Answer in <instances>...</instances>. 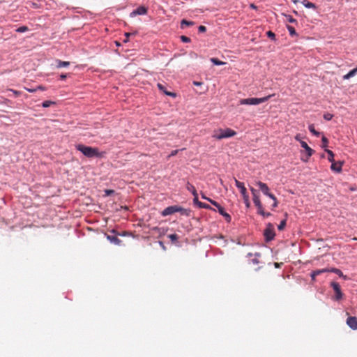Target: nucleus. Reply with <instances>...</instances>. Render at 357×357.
Returning a JSON list of instances; mask_svg holds the SVG:
<instances>
[{
    "label": "nucleus",
    "mask_w": 357,
    "mask_h": 357,
    "mask_svg": "<svg viewBox=\"0 0 357 357\" xmlns=\"http://www.w3.org/2000/svg\"><path fill=\"white\" fill-rule=\"evenodd\" d=\"M331 286L333 287L335 293V299L336 301L342 299L343 294L342 293L340 285L339 284V283H337V282H332L331 283Z\"/></svg>",
    "instance_id": "obj_9"
},
{
    "label": "nucleus",
    "mask_w": 357,
    "mask_h": 357,
    "mask_svg": "<svg viewBox=\"0 0 357 357\" xmlns=\"http://www.w3.org/2000/svg\"><path fill=\"white\" fill-rule=\"evenodd\" d=\"M111 233L114 234L115 236H111L109 234H106V238L108 241H109L112 243L119 245L121 243V241L117 237L118 235L126 236L127 235V232H123L122 234L118 233L115 229L111 230Z\"/></svg>",
    "instance_id": "obj_7"
},
{
    "label": "nucleus",
    "mask_w": 357,
    "mask_h": 357,
    "mask_svg": "<svg viewBox=\"0 0 357 357\" xmlns=\"http://www.w3.org/2000/svg\"><path fill=\"white\" fill-rule=\"evenodd\" d=\"M342 162H333L331 164V168L333 171L340 173L342 171Z\"/></svg>",
    "instance_id": "obj_14"
},
{
    "label": "nucleus",
    "mask_w": 357,
    "mask_h": 357,
    "mask_svg": "<svg viewBox=\"0 0 357 357\" xmlns=\"http://www.w3.org/2000/svg\"><path fill=\"white\" fill-rule=\"evenodd\" d=\"M113 192V190H106L107 195H110Z\"/></svg>",
    "instance_id": "obj_53"
},
{
    "label": "nucleus",
    "mask_w": 357,
    "mask_h": 357,
    "mask_svg": "<svg viewBox=\"0 0 357 357\" xmlns=\"http://www.w3.org/2000/svg\"><path fill=\"white\" fill-rule=\"evenodd\" d=\"M286 17H287V20H288V22H289L291 23L296 22V20L293 18L292 16H291V15H286Z\"/></svg>",
    "instance_id": "obj_37"
},
{
    "label": "nucleus",
    "mask_w": 357,
    "mask_h": 357,
    "mask_svg": "<svg viewBox=\"0 0 357 357\" xmlns=\"http://www.w3.org/2000/svg\"><path fill=\"white\" fill-rule=\"evenodd\" d=\"M132 33H125V36H126V39L124 40V42L126 43L128 41V38L130 37V35H132Z\"/></svg>",
    "instance_id": "obj_44"
},
{
    "label": "nucleus",
    "mask_w": 357,
    "mask_h": 357,
    "mask_svg": "<svg viewBox=\"0 0 357 357\" xmlns=\"http://www.w3.org/2000/svg\"><path fill=\"white\" fill-rule=\"evenodd\" d=\"M275 267H277V268L280 267V265H279V264H278V263H275Z\"/></svg>",
    "instance_id": "obj_57"
},
{
    "label": "nucleus",
    "mask_w": 357,
    "mask_h": 357,
    "mask_svg": "<svg viewBox=\"0 0 357 357\" xmlns=\"http://www.w3.org/2000/svg\"><path fill=\"white\" fill-rule=\"evenodd\" d=\"M253 202L255 205L257 207V209H260L261 206H262V204L258 195H255L253 197Z\"/></svg>",
    "instance_id": "obj_16"
},
{
    "label": "nucleus",
    "mask_w": 357,
    "mask_h": 357,
    "mask_svg": "<svg viewBox=\"0 0 357 357\" xmlns=\"http://www.w3.org/2000/svg\"><path fill=\"white\" fill-rule=\"evenodd\" d=\"M266 196H268V197H270L271 199H272L274 201L273 207H274V208L278 206V201H277L275 196L273 194L271 193L270 192H268V195H266Z\"/></svg>",
    "instance_id": "obj_25"
},
{
    "label": "nucleus",
    "mask_w": 357,
    "mask_h": 357,
    "mask_svg": "<svg viewBox=\"0 0 357 357\" xmlns=\"http://www.w3.org/2000/svg\"><path fill=\"white\" fill-rule=\"evenodd\" d=\"M199 207L202 208L215 211V209H213L210 205L203 202H199Z\"/></svg>",
    "instance_id": "obj_23"
},
{
    "label": "nucleus",
    "mask_w": 357,
    "mask_h": 357,
    "mask_svg": "<svg viewBox=\"0 0 357 357\" xmlns=\"http://www.w3.org/2000/svg\"><path fill=\"white\" fill-rule=\"evenodd\" d=\"M198 30L199 32H205L206 31V26L201 25L199 26Z\"/></svg>",
    "instance_id": "obj_41"
},
{
    "label": "nucleus",
    "mask_w": 357,
    "mask_h": 357,
    "mask_svg": "<svg viewBox=\"0 0 357 357\" xmlns=\"http://www.w3.org/2000/svg\"><path fill=\"white\" fill-rule=\"evenodd\" d=\"M250 7L251 8H252V9H255H255H257V7L254 3H251V4L250 5Z\"/></svg>",
    "instance_id": "obj_50"
},
{
    "label": "nucleus",
    "mask_w": 357,
    "mask_h": 357,
    "mask_svg": "<svg viewBox=\"0 0 357 357\" xmlns=\"http://www.w3.org/2000/svg\"><path fill=\"white\" fill-rule=\"evenodd\" d=\"M55 104L54 102L53 101H51V100H45L43 102L42 105L43 107H48L50 106H51L52 105H54Z\"/></svg>",
    "instance_id": "obj_31"
},
{
    "label": "nucleus",
    "mask_w": 357,
    "mask_h": 357,
    "mask_svg": "<svg viewBox=\"0 0 357 357\" xmlns=\"http://www.w3.org/2000/svg\"><path fill=\"white\" fill-rule=\"evenodd\" d=\"M264 235L265 237V240L267 242L271 241L274 238V237L275 236V233L274 225L273 224H271V223L267 224L266 227L264 231Z\"/></svg>",
    "instance_id": "obj_5"
},
{
    "label": "nucleus",
    "mask_w": 357,
    "mask_h": 357,
    "mask_svg": "<svg viewBox=\"0 0 357 357\" xmlns=\"http://www.w3.org/2000/svg\"><path fill=\"white\" fill-rule=\"evenodd\" d=\"M28 91L30 92H34L36 91V89H28Z\"/></svg>",
    "instance_id": "obj_56"
},
{
    "label": "nucleus",
    "mask_w": 357,
    "mask_h": 357,
    "mask_svg": "<svg viewBox=\"0 0 357 357\" xmlns=\"http://www.w3.org/2000/svg\"><path fill=\"white\" fill-rule=\"evenodd\" d=\"M202 197L207 201H208V197H206L204 194L202 195Z\"/></svg>",
    "instance_id": "obj_52"
},
{
    "label": "nucleus",
    "mask_w": 357,
    "mask_h": 357,
    "mask_svg": "<svg viewBox=\"0 0 357 357\" xmlns=\"http://www.w3.org/2000/svg\"><path fill=\"white\" fill-rule=\"evenodd\" d=\"M220 183H221V184H222V183H223V181H222V179H220Z\"/></svg>",
    "instance_id": "obj_60"
},
{
    "label": "nucleus",
    "mask_w": 357,
    "mask_h": 357,
    "mask_svg": "<svg viewBox=\"0 0 357 357\" xmlns=\"http://www.w3.org/2000/svg\"><path fill=\"white\" fill-rule=\"evenodd\" d=\"M257 185L259 188L260 190L265 195H268V192H269V188L268 187V185L261 182V181H257L256 183Z\"/></svg>",
    "instance_id": "obj_13"
},
{
    "label": "nucleus",
    "mask_w": 357,
    "mask_h": 357,
    "mask_svg": "<svg viewBox=\"0 0 357 357\" xmlns=\"http://www.w3.org/2000/svg\"><path fill=\"white\" fill-rule=\"evenodd\" d=\"M272 96H268L264 98H249L245 99H241L240 100L241 105H259L267 101Z\"/></svg>",
    "instance_id": "obj_4"
},
{
    "label": "nucleus",
    "mask_w": 357,
    "mask_h": 357,
    "mask_svg": "<svg viewBox=\"0 0 357 357\" xmlns=\"http://www.w3.org/2000/svg\"><path fill=\"white\" fill-rule=\"evenodd\" d=\"M301 146L306 151V156L302 157L301 160L304 162H307L309 158L314 153V150L312 149L304 141H301Z\"/></svg>",
    "instance_id": "obj_8"
},
{
    "label": "nucleus",
    "mask_w": 357,
    "mask_h": 357,
    "mask_svg": "<svg viewBox=\"0 0 357 357\" xmlns=\"http://www.w3.org/2000/svg\"><path fill=\"white\" fill-rule=\"evenodd\" d=\"M236 135V132L231 128L218 129L214 131L212 137L217 139H222L234 137Z\"/></svg>",
    "instance_id": "obj_2"
},
{
    "label": "nucleus",
    "mask_w": 357,
    "mask_h": 357,
    "mask_svg": "<svg viewBox=\"0 0 357 357\" xmlns=\"http://www.w3.org/2000/svg\"><path fill=\"white\" fill-rule=\"evenodd\" d=\"M295 139H296V141L300 142H301V141H302V140L301 139V135H300L299 134H298V135H296L295 136Z\"/></svg>",
    "instance_id": "obj_48"
},
{
    "label": "nucleus",
    "mask_w": 357,
    "mask_h": 357,
    "mask_svg": "<svg viewBox=\"0 0 357 357\" xmlns=\"http://www.w3.org/2000/svg\"><path fill=\"white\" fill-rule=\"evenodd\" d=\"M325 272H329V269L324 268V269H320V270L314 271L311 274V276H312V279H314L315 276H317V275H319V274H321L322 273H325Z\"/></svg>",
    "instance_id": "obj_17"
},
{
    "label": "nucleus",
    "mask_w": 357,
    "mask_h": 357,
    "mask_svg": "<svg viewBox=\"0 0 357 357\" xmlns=\"http://www.w3.org/2000/svg\"><path fill=\"white\" fill-rule=\"evenodd\" d=\"M266 35L268 36V37H269L272 40H275V34L273 32H272L271 31H268L266 33Z\"/></svg>",
    "instance_id": "obj_34"
},
{
    "label": "nucleus",
    "mask_w": 357,
    "mask_h": 357,
    "mask_svg": "<svg viewBox=\"0 0 357 357\" xmlns=\"http://www.w3.org/2000/svg\"><path fill=\"white\" fill-rule=\"evenodd\" d=\"M168 237L170 238V240L172 241V242H175L178 239V236L177 234H169L168 236Z\"/></svg>",
    "instance_id": "obj_32"
},
{
    "label": "nucleus",
    "mask_w": 357,
    "mask_h": 357,
    "mask_svg": "<svg viewBox=\"0 0 357 357\" xmlns=\"http://www.w3.org/2000/svg\"><path fill=\"white\" fill-rule=\"evenodd\" d=\"M178 152V150H174L171 152L170 155L168 156V158L172 157L176 155Z\"/></svg>",
    "instance_id": "obj_43"
},
{
    "label": "nucleus",
    "mask_w": 357,
    "mask_h": 357,
    "mask_svg": "<svg viewBox=\"0 0 357 357\" xmlns=\"http://www.w3.org/2000/svg\"><path fill=\"white\" fill-rule=\"evenodd\" d=\"M66 77H67V76H66V74H61V75H60V78H61V79H65L66 78Z\"/></svg>",
    "instance_id": "obj_49"
},
{
    "label": "nucleus",
    "mask_w": 357,
    "mask_h": 357,
    "mask_svg": "<svg viewBox=\"0 0 357 357\" xmlns=\"http://www.w3.org/2000/svg\"><path fill=\"white\" fill-rule=\"evenodd\" d=\"M161 246H163L162 242H160Z\"/></svg>",
    "instance_id": "obj_58"
},
{
    "label": "nucleus",
    "mask_w": 357,
    "mask_h": 357,
    "mask_svg": "<svg viewBox=\"0 0 357 357\" xmlns=\"http://www.w3.org/2000/svg\"><path fill=\"white\" fill-rule=\"evenodd\" d=\"M257 211H258V213L261 215L264 218H267L271 215V213L265 212L263 206H261V208L257 209Z\"/></svg>",
    "instance_id": "obj_21"
},
{
    "label": "nucleus",
    "mask_w": 357,
    "mask_h": 357,
    "mask_svg": "<svg viewBox=\"0 0 357 357\" xmlns=\"http://www.w3.org/2000/svg\"><path fill=\"white\" fill-rule=\"evenodd\" d=\"M252 262H253L254 264H258V263H259V261H258V260H257V259H252Z\"/></svg>",
    "instance_id": "obj_54"
},
{
    "label": "nucleus",
    "mask_w": 357,
    "mask_h": 357,
    "mask_svg": "<svg viewBox=\"0 0 357 357\" xmlns=\"http://www.w3.org/2000/svg\"><path fill=\"white\" fill-rule=\"evenodd\" d=\"M193 202L195 204L198 205L199 206V202H200L199 200H198V197H194L193 199Z\"/></svg>",
    "instance_id": "obj_46"
},
{
    "label": "nucleus",
    "mask_w": 357,
    "mask_h": 357,
    "mask_svg": "<svg viewBox=\"0 0 357 357\" xmlns=\"http://www.w3.org/2000/svg\"><path fill=\"white\" fill-rule=\"evenodd\" d=\"M351 77L349 75V73H347V74H346V75H344L343 76V79H350Z\"/></svg>",
    "instance_id": "obj_47"
},
{
    "label": "nucleus",
    "mask_w": 357,
    "mask_h": 357,
    "mask_svg": "<svg viewBox=\"0 0 357 357\" xmlns=\"http://www.w3.org/2000/svg\"><path fill=\"white\" fill-rule=\"evenodd\" d=\"M309 128V130L314 135L316 136H319L320 133L319 132H317L315 129H314V126L313 124H311L308 127Z\"/></svg>",
    "instance_id": "obj_27"
},
{
    "label": "nucleus",
    "mask_w": 357,
    "mask_h": 357,
    "mask_svg": "<svg viewBox=\"0 0 357 357\" xmlns=\"http://www.w3.org/2000/svg\"><path fill=\"white\" fill-rule=\"evenodd\" d=\"M211 61L214 64V65H216V66H221V65H224L225 63L223 62V61H220L217 58H211Z\"/></svg>",
    "instance_id": "obj_24"
},
{
    "label": "nucleus",
    "mask_w": 357,
    "mask_h": 357,
    "mask_svg": "<svg viewBox=\"0 0 357 357\" xmlns=\"http://www.w3.org/2000/svg\"><path fill=\"white\" fill-rule=\"evenodd\" d=\"M347 324L353 330H357V317H349L347 319Z\"/></svg>",
    "instance_id": "obj_11"
},
{
    "label": "nucleus",
    "mask_w": 357,
    "mask_h": 357,
    "mask_svg": "<svg viewBox=\"0 0 357 357\" xmlns=\"http://www.w3.org/2000/svg\"><path fill=\"white\" fill-rule=\"evenodd\" d=\"M192 195H193L194 197H198V194H197V190H195V194H192Z\"/></svg>",
    "instance_id": "obj_55"
},
{
    "label": "nucleus",
    "mask_w": 357,
    "mask_h": 357,
    "mask_svg": "<svg viewBox=\"0 0 357 357\" xmlns=\"http://www.w3.org/2000/svg\"><path fill=\"white\" fill-rule=\"evenodd\" d=\"M326 152L328 153V160L331 162V163H333V162H335V160H334V153L332 151L329 150V149H326Z\"/></svg>",
    "instance_id": "obj_20"
},
{
    "label": "nucleus",
    "mask_w": 357,
    "mask_h": 357,
    "mask_svg": "<svg viewBox=\"0 0 357 357\" xmlns=\"http://www.w3.org/2000/svg\"><path fill=\"white\" fill-rule=\"evenodd\" d=\"M322 141V147L325 148L328 146V140L326 137H323L321 139Z\"/></svg>",
    "instance_id": "obj_35"
},
{
    "label": "nucleus",
    "mask_w": 357,
    "mask_h": 357,
    "mask_svg": "<svg viewBox=\"0 0 357 357\" xmlns=\"http://www.w3.org/2000/svg\"><path fill=\"white\" fill-rule=\"evenodd\" d=\"M75 147L77 150L82 152L86 157L93 158L100 156V154L97 148L86 146L81 144H77Z\"/></svg>",
    "instance_id": "obj_1"
},
{
    "label": "nucleus",
    "mask_w": 357,
    "mask_h": 357,
    "mask_svg": "<svg viewBox=\"0 0 357 357\" xmlns=\"http://www.w3.org/2000/svg\"><path fill=\"white\" fill-rule=\"evenodd\" d=\"M286 223H287V220H283L280 222V225L278 226V229L280 230V231H282L284 229V228L286 226Z\"/></svg>",
    "instance_id": "obj_30"
},
{
    "label": "nucleus",
    "mask_w": 357,
    "mask_h": 357,
    "mask_svg": "<svg viewBox=\"0 0 357 357\" xmlns=\"http://www.w3.org/2000/svg\"><path fill=\"white\" fill-rule=\"evenodd\" d=\"M161 246H163L162 242H160Z\"/></svg>",
    "instance_id": "obj_59"
},
{
    "label": "nucleus",
    "mask_w": 357,
    "mask_h": 357,
    "mask_svg": "<svg viewBox=\"0 0 357 357\" xmlns=\"http://www.w3.org/2000/svg\"><path fill=\"white\" fill-rule=\"evenodd\" d=\"M236 186L240 190V192L243 197H246L247 190L244 185V183L238 181L237 179L234 178Z\"/></svg>",
    "instance_id": "obj_12"
},
{
    "label": "nucleus",
    "mask_w": 357,
    "mask_h": 357,
    "mask_svg": "<svg viewBox=\"0 0 357 357\" xmlns=\"http://www.w3.org/2000/svg\"><path fill=\"white\" fill-rule=\"evenodd\" d=\"M208 202L218 208L219 213L225 218L227 222L229 223L231 222V215L227 212H225V208L223 207H222L217 202L211 199H208Z\"/></svg>",
    "instance_id": "obj_6"
},
{
    "label": "nucleus",
    "mask_w": 357,
    "mask_h": 357,
    "mask_svg": "<svg viewBox=\"0 0 357 357\" xmlns=\"http://www.w3.org/2000/svg\"><path fill=\"white\" fill-rule=\"evenodd\" d=\"M329 272L334 273L338 275L340 277L346 278V276L343 275V273L342 272V271L338 268H332L329 269Z\"/></svg>",
    "instance_id": "obj_19"
},
{
    "label": "nucleus",
    "mask_w": 357,
    "mask_h": 357,
    "mask_svg": "<svg viewBox=\"0 0 357 357\" xmlns=\"http://www.w3.org/2000/svg\"><path fill=\"white\" fill-rule=\"evenodd\" d=\"M333 116V114H331L330 113H326L324 114V119L327 121L331 120Z\"/></svg>",
    "instance_id": "obj_36"
},
{
    "label": "nucleus",
    "mask_w": 357,
    "mask_h": 357,
    "mask_svg": "<svg viewBox=\"0 0 357 357\" xmlns=\"http://www.w3.org/2000/svg\"><path fill=\"white\" fill-rule=\"evenodd\" d=\"M8 91H12L16 96H18L21 94V92L20 91H16V90H14V89H8Z\"/></svg>",
    "instance_id": "obj_42"
},
{
    "label": "nucleus",
    "mask_w": 357,
    "mask_h": 357,
    "mask_svg": "<svg viewBox=\"0 0 357 357\" xmlns=\"http://www.w3.org/2000/svg\"><path fill=\"white\" fill-rule=\"evenodd\" d=\"M157 86H158V89H160V91H162L166 95L169 96H172V97H175L176 96V94L174 93L169 92V91H166L163 84H162L160 83H158L157 84Z\"/></svg>",
    "instance_id": "obj_15"
},
{
    "label": "nucleus",
    "mask_w": 357,
    "mask_h": 357,
    "mask_svg": "<svg viewBox=\"0 0 357 357\" xmlns=\"http://www.w3.org/2000/svg\"><path fill=\"white\" fill-rule=\"evenodd\" d=\"M186 189L188 191L191 192L192 194H195V190H196L195 186L193 185H192L191 183H190L189 182H188L186 184Z\"/></svg>",
    "instance_id": "obj_26"
},
{
    "label": "nucleus",
    "mask_w": 357,
    "mask_h": 357,
    "mask_svg": "<svg viewBox=\"0 0 357 357\" xmlns=\"http://www.w3.org/2000/svg\"><path fill=\"white\" fill-rule=\"evenodd\" d=\"M303 4L305 7H306L307 8H316V6L314 3L309 2L306 0L303 1Z\"/></svg>",
    "instance_id": "obj_22"
},
{
    "label": "nucleus",
    "mask_w": 357,
    "mask_h": 357,
    "mask_svg": "<svg viewBox=\"0 0 357 357\" xmlns=\"http://www.w3.org/2000/svg\"><path fill=\"white\" fill-rule=\"evenodd\" d=\"M148 12V8L144 6L138 7L137 9L132 11L130 14V17H134L138 15H146Z\"/></svg>",
    "instance_id": "obj_10"
},
{
    "label": "nucleus",
    "mask_w": 357,
    "mask_h": 357,
    "mask_svg": "<svg viewBox=\"0 0 357 357\" xmlns=\"http://www.w3.org/2000/svg\"><path fill=\"white\" fill-rule=\"evenodd\" d=\"M28 27L26 26H22L19 28L17 29L16 31L17 32H19V33H23V32H25L26 31H28Z\"/></svg>",
    "instance_id": "obj_33"
},
{
    "label": "nucleus",
    "mask_w": 357,
    "mask_h": 357,
    "mask_svg": "<svg viewBox=\"0 0 357 357\" xmlns=\"http://www.w3.org/2000/svg\"><path fill=\"white\" fill-rule=\"evenodd\" d=\"M287 28L289 32V34L291 36H296V30L295 29L291 26H289V25H287Z\"/></svg>",
    "instance_id": "obj_28"
},
{
    "label": "nucleus",
    "mask_w": 357,
    "mask_h": 357,
    "mask_svg": "<svg viewBox=\"0 0 357 357\" xmlns=\"http://www.w3.org/2000/svg\"><path fill=\"white\" fill-rule=\"evenodd\" d=\"M250 190H251V192H252V194L253 197H254L255 195H257V190H256L255 189H254L253 188H250Z\"/></svg>",
    "instance_id": "obj_45"
},
{
    "label": "nucleus",
    "mask_w": 357,
    "mask_h": 357,
    "mask_svg": "<svg viewBox=\"0 0 357 357\" xmlns=\"http://www.w3.org/2000/svg\"><path fill=\"white\" fill-rule=\"evenodd\" d=\"M194 24V22H191V21H188L186 20H183L181 21V27L183 28V25H186V26H192Z\"/></svg>",
    "instance_id": "obj_29"
},
{
    "label": "nucleus",
    "mask_w": 357,
    "mask_h": 357,
    "mask_svg": "<svg viewBox=\"0 0 357 357\" xmlns=\"http://www.w3.org/2000/svg\"><path fill=\"white\" fill-rule=\"evenodd\" d=\"M193 84L194 85H196V86H200L202 85V82H193Z\"/></svg>",
    "instance_id": "obj_51"
},
{
    "label": "nucleus",
    "mask_w": 357,
    "mask_h": 357,
    "mask_svg": "<svg viewBox=\"0 0 357 357\" xmlns=\"http://www.w3.org/2000/svg\"><path fill=\"white\" fill-rule=\"evenodd\" d=\"M244 201H245V203L246 204V206L248 207L250 206V202H249V196L248 194H246V197H243Z\"/></svg>",
    "instance_id": "obj_40"
},
{
    "label": "nucleus",
    "mask_w": 357,
    "mask_h": 357,
    "mask_svg": "<svg viewBox=\"0 0 357 357\" xmlns=\"http://www.w3.org/2000/svg\"><path fill=\"white\" fill-rule=\"evenodd\" d=\"M176 212H180L182 215H189L188 210L185 209L179 206H177V205L170 206L165 208L161 212V215L165 217V216L172 215Z\"/></svg>",
    "instance_id": "obj_3"
},
{
    "label": "nucleus",
    "mask_w": 357,
    "mask_h": 357,
    "mask_svg": "<svg viewBox=\"0 0 357 357\" xmlns=\"http://www.w3.org/2000/svg\"><path fill=\"white\" fill-rule=\"evenodd\" d=\"M57 65L56 67L58 68H63V67H68L70 65V62L68 61H63L61 60L56 61Z\"/></svg>",
    "instance_id": "obj_18"
},
{
    "label": "nucleus",
    "mask_w": 357,
    "mask_h": 357,
    "mask_svg": "<svg viewBox=\"0 0 357 357\" xmlns=\"http://www.w3.org/2000/svg\"><path fill=\"white\" fill-rule=\"evenodd\" d=\"M349 75L352 77L357 73V67L350 70L349 73Z\"/></svg>",
    "instance_id": "obj_38"
},
{
    "label": "nucleus",
    "mask_w": 357,
    "mask_h": 357,
    "mask_svg": "<svg viewBox=\"0 0 357 357\" xmlns=\"http://www.w3.org/2000/svg\"><path fill=\"white\" fill-rule=\"evenodd\" d=\"M181 39L184 43H189L190 41V38L185 36H181Z\"/></svg>",
    "instance_id": "obj_39"
}]
</instances>
